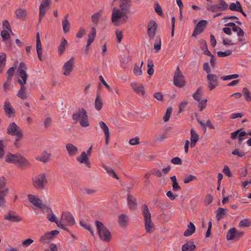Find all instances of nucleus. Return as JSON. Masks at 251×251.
I'll return each mask as SVG.
<instances>
[{
  "mask_svg": "<svg viewBox=\"0 0 251 251\" xmlns=\"http://www.w3.org/2000/svg\"><path fill=\"white\" fill-rule=\"evenodd\" d=\"M72 119L75 121L74 124L79 121L82 127H88L90 125L87 112L82 107H79L77 111L73 114Z\"/></svg>",
  "mask_w": 251,
  "mask_h": 251,
  "instance_id": "f257e3e1",
  "label": "nucleus"
},
{
  "mask_svg": "<svg viewBox=\"0 0 251 251\" xmlns=\"http://www.w3.org/2000/svg\"><path fill=\"white\" fill-rule=\"evenodd\" d=\"M5 161L13 164H19L20 165L29 166L30 163L23 155L20 153L12 154L8 153L5 157Z\"/></svg>",
  "mask_w": 251,
  "mask_h": 251,
  "instance_id": "f03ea898",
  "label": "nucleus"
},
{
  "mask_svg": "<svg viewBox=\"0 0 251 251\" xmlns=\"http://www.w3.org/2000/svg\"><path fill=\"white\" fill-rule=\"evenodd\" d=\"M95 223L100 239L109 242L111 239V234L109 230L101 222L96 221Z\"/></svg>",
  "mask_w": 251,
  "mask_h": 251,
  "instance_id": "7ed1b4c3",
  "label": "nucleus"
},
{
  "mask_svg": "<svg viewBox=\"0 0 251 251\" xmlns=\"http://www.w3.org/2000/svg\"><path fill=\"white\" fill-rule=\"evenodd\" d=\"M7 133L11 135L16 136L14 142L15 146H17V142L21 140L23 137V131L15 122L11 123L7 128Z\"/></svg>",
  "mask_w": 251,
  "mask_h": 251,
  "instance_id": "20e7f679",
  "label": "nucleus"
},
{
  "mask_svg": "<svg viewBox=\"0 0 251 251\" xmlns=\"http://www.w3.org/2000/svg\"><path fill=\"white\" fill-rule=\"evenodd\" d=\"M48 180L45 174H40L36 176L32 180V185L36 189L42 190L45 189Z\"/></svg>",
  "mask_w": 251,
  "mask_h": 251,
  "instance_id": "39448f33",
  "label": "nucleus"
},
{
  "mask_svg": "<svg viewBox=\"0 0 251 251\" xmlns=\"http://www.w3.org/2000/svg\"><path fill=\"white\" fill-rule=\"evenodd\" d=\"M128 13H123L120 12V9L116 7H114L112 10V14L111 17V21L115 25L121 19V21L123 23H125L128 20V16L127 14Z\"/></svg>",
  "mask_w": 251,
  "mask_h": 251,
  "instance_id": "423d86ee",
  "label": "nucleus"
},
{
  "mask_svg": "<svg viewBox=\"0 0 251 251\" xmlns=\"http://www.w3.org/2000/svg\"><path fill=\"white\" fill-rule=\"evenodd\" d=\"M174 83L176 86L178 88H182L186 85L184 76L182 74L178 66L177 67L175 72L174 76Z\"/></svg>",
  "mask_w": 251,
  "mask_h": 251,
  "instance_id": "0eeeda50",
  "label": "nucleus"
},
{
  "mask_svg": "<svg viewBox=\"0 0 251 251\" xmlns=\"http://www.w3.org/2000/svg\"><path fill=\"white\" fill-rule=\"evenodd\" d=\"M6 179L4 177L0 178V206H3L6 202L5 197L7 195L9 190L5 187Z\"/></svg>",
  "mask_w": 251,
  "mask_h": 251,
  "instance_id": "6e6552de",
  "label": "nucleus"
},
{
  "mask_svg": "<svg viewBox=\"0 0 251 251\" xmlns=\"http://www.w3.org/2000/svg\"><path fill=\"white\" fill-rule=\"evenodd\" d=\"M244 232L238 231L235 227L230 228L227 232L226 238L227 240L237 241L244 236Z\"/></svg>",
  "mask_w": 251,
  "mask_h": 251,
  "instance_id": "1a4fd4ad",
  "label": "nucleus"
},
{
  "mask_svg": "<svg viewBox=\"0 0 251 251\" xmlns=\"http://www.w3.org/2000/svg\"><path fill=\"white\" fill-rule=\"evenodd\" d=\"M59 231L54 230L50 232H48L42 235L40 239L39 242L42 244H46L53 240L56 236L59 234Z\"/></svg>",
  "mask_w": 251,
  "mask_h": 251,
  "instance_id": "9d476101",
  "label": "nucleus"
},
{
  "mask_svg": "<svg viewBox=\"0 0 251 251\" xmlns=\"http://www.w3.org/2000/svg\"><path fill=\"white\" fill-rule=\"evenodd\" d=\"M28 199L31 203L39 208L43 210L45 209L50 210V207H48L46 204L42 203L41 201L38 197L29 194L28 195Z\"/></svg>",
  "mask_w": 251,
  "mask_h": 251,
  "instance_id": "9b49d317",
  "label": "nucleus"
},
{
  "mask_svg": "<svg viewBox=\"0 0 251 251\" xmlns=\"http://www.w3.org/2000/svg\"><path fill=\"white\" fill-rule=\"evenodd\" d=\"M206 79L208 82V88L210 91L215 89L219 85V76L213 74H208L206 76Z\"/></svg>",
  "mask_w": 251,
  "mask_h": 251,
  "instance_id": "f8f14e48",
  "label": "nucleus"
},
{
  "mask_svg": "<svg viewBox=\"0 0 251 251\" xmlns=\"http://www.w3.org/2000/svg\"><path fill=\"white\" fill-rule=\"evenodd\" d=\"M74 66V57H71L65 63L62 67V73L65 75H69L73 70Z\"/></svg>",
  "mask_w": 251,
  "mask_h": 251,
  "instance_id": "ddd939ff",
  "label": "nucleus"
},
{
  "mask_svg": "<svg viewBox=\"0 0 251 251\" xmlns=\"http://www.w3.org/2000/svg\"><path fill=\"white\" fill-rule=\"evenodd\" d=\"M248 135V133L243 130V128H240L231 133L230 137L232 139L235 140L238 138L239 144L241 145L244 140V136Z\"/></svg>",
  "mask_w": 251,
  "mask_h": 251,
  "instance_id": "4468645a",
  "label": "nucleus"
},
{
  "mask_svg": "<svg viewBox=\"0 0 251 251\" xmlns=\"http://www.w3.org/2000/svg\"><path fill=\"white\" fill-rule=\"evenodd\" d=\"M50 0H42L39 6V24L40 23L46 13V8L50 7Z\"/></svg>",
  "mask_w": 251,
  "mask_h": 251,
  "instance_id": "2eb2a0df",
  "label": "nucleus"
},
{
  "mask_svg": "<svg viewBox=\"0 0 251 251\" xmlns=\"http://www.w3.org/2000/svg\"><path fill=\"white\" fill-rule=\"evenodd\" d=\"M61 221L66 223L67 226H72L75 221L73 215L69 212H63L61 218Z\"/></svg>",
  "mask_w": 251,
  "mask_h": 251,
  "instance_id": "dca6fc26",
  "label": "nucleus"
},
{
  "mask_svg": "<svg viewBox=\"0 0 251 251\" xmlns=\"http://www.w3.org/2000/svg\"><path fill=\"white\" fill-rule=\"evenodd\" d=\"M207 24V21L204 20H202L200 21L195 26L192 36L195 37L197 35H199L202 33L204 30L205 27L206 26Z\"/></svg>",
  "mask_w": 251,
  "mask_h": 251,
  "instance_id": "f3484780",
  "label": "nucleus"
},
{
  "mask_svg": "<svg viewBox=\"0 0 251 251\" xmlns=\"http://www.w3.org/2000/svg\"><path fill=\"white\" fill-rule=\"evenodd\" d=\"M4 219L7 221L13 222H20L22 221V218L21 216L16 214L15 212L11 210H9L4 215Z\"/></svg>",
  "mask_w": 251,
  "mask_h": 251,
  "instance_id": "a211bd4d",
  "label": "nucleus"
},
{
  "mask_svg": "<svg viewBox=\"0 0 251 251\" xmlns=\"http://www.w3.org/2000/svg\"><path fill=\"white\" fill-rule=\"evenodd\" d=\"M157 28L156 23L153 20H151L148 25V34L150 38H154Z\"/></svg>",
  "mask_w": 251,
  "mask_h": 251,
  "instance_id": "6ab92c4d",
  "label": "nucleus"
},
{
  "mask_svg": "<svg viewBox=\"0 0 251 251\" xmlns=\"http://www.w3.org/2000/svg\"><path fill=\"white\" fill-rule=\"evenodd\" d=\"M131 2V0H120V11L123 13H129Z\"/></svg>",
  "mask_w": 251,
  "mask_h": 251,
  "instance_id": "aec40b11",
  "label": "nucleus"
},
{
  "mask_svg": "<svg viewBox=\"0 0 251 251\" xmlns=\"http://www.w3.org/2000/svg\"><path fill=\"white\" fill-rule=\"evenodd\" d=\"M0 35L2 39V41L6 43V47L9 48L11 45L10 33L7 30H3L0 32Z\"/></svg>",
  "mask_w": 251,
  "mask_h": 251,
  "instance_id": "412c9836",
  "label": "nucleus"
},
{
  "mask_svg": "<svg viewBox=\"0 0 251 251\" xmlns=\"http://www.w3.org/2000/svg\"><path fill=\"white\" fill-rule=\"evenodd\" d=\"M50 156V154L48 153L46 151H44L40 155L35 157V158L37 161L46 163L49 161Z\"/></svg>",
  "mask_w": 251,
  "mask_h": 251,
  "instance_id": "4be33fe9",
  "label": "nucleus"
},
{
  "mask_svg": "<svg viewBox=\"0 0 251 251\" xmlns=\"http://www.w3.org/2000/svg\"><path fill=\"white\" fill-rule=\"evenodd\" d=\"M36 50L39 59L40 61H42V46L40 39L39 33L38 32L36 34Z\"/></svg>",
  "mask_w": 251,
  "mask_h": 251,
  "instance_id": "5701e85b",
  "label": "nucleus"
},
{
  "mask_svg": "<svg viewBox=\"0 0 251 251\" xmlns=\"http://www.w3.org/2000/svg\"><path fill=\"white\" fill-rule=\"evenodd\" d=\"M66 148L70 156H75L78 152L77 148L71 143H67Z\"/></svg>",
  "mask_w": 251,
  "mask_h": 251,
  "instance_id": "b1692460",
  "label": "nucleus"
},
{
  "mask_svg": "<svg viewBox=\"0 0 251 251\" xmlns=\"http://www.w3.org/2000/svg\"><path fill=\"white\" fill-rule=\"evenodd\" d=\"M131 86L132 89L136 93L142 96L144 95L145 91L144 90V86L142 84L139 85L135 82H132L131 83Z\"/></svg>",
  "mask_w": 251,
  "mask_h": 251,
  "instance_id": "393cba45",
  "label": "nucleus"
},
{
  "mask_svg": "<svg viewBox=\"0 0 251 251\" xmlns=\"http://www.w3.org/2000/svg\"><path fill=\"white\" fill-rule=\"evenodd\" d=\"M76 159L81 163H84L88 167H90L91 163L88 160V157L85 151L82 152L80 156L77 157Z\"/></svg>",
  "mask_w": 251,
  "mask_h": 251,
  "instance_id": "a878e982",
  "label": "nucleus"
},
{
  "mask_svg": "<svg viewBox=\"0 0 251 251\" xmlns=\"http://www.w3.org/2000/svg\"><path fill=\"white\" fill-rule=\"evenodd\" d=\"M127 201L130 209H135L137 206L136 199L132 196L129 193L127 194Z\"/></svg>",
  "mask_w": 251,
  "mask_h": 251,
  "instance_id": "bb28decb",
  "label": "nucleus"
},
{
  "mask_svg": "<svg viewBox=\"0 0 251 251\" xmlns=\"http://www.w3.org/2000/svg\"><path fill=\"white\" fill-rule=\"evenodd\" d=\"M16 75L20 78H18L17 81L18 83H26L28 75L25 71H21L20 72H16Z\"/></svg>",
  "mask_w": 251,
  "mask_h": 251,
  "instance_id": "cd10ccee",
  "label": "nucleus"
},
{
  "mask_svg": "<svg viewBox=\"0 0 251 251\" xmlns=\"http://www.w3.org/2000/svg\"><path fill=\"white\" fill-rule=\"evenodd\" d=\"M3 108L6 115L8 117L15 113L14 109L11 107L10 103L7 100H5Z\"/></svg>",
  "mask_w": 251,
  "mask_h": 251,
  "instance_id": "c85d7f7f",
  "label": "nucleus"
},
{
  "mask_svg": "<svg viewBox=\"0 0 251 251\" xmlns=\"http://www.w3.org/2000/svg\"><path fill=\"white\" fill-rule=\"evenodd\" d=\"M196 248V245L192 241H189L182 245V251H193Z\"/></svg>",
  "mask_w": 251,
  "mask_h": 251,
  "instance_id": "c756f323",
  "label": "nucleus"
},
{
  "mask_svg": "<svg viewBox=\"0 0 251 251\" xmlns=\"http://www.w3.org/2000/svg\"><path fill=\"white\" fill-rule=\"evenodd\" d=\"M196 230V227L195 225L192 223L190 222L189 224L188 225L187 229L184 232V236H189L193 234Z\"/></svg>",
  "mask_w": 251,
  "mask_h": 251,
  "instance_id": "7c9ffc66",
  "label": "nucleus"
},
{
  "mask_svg": "<svg viewBox=\"0 0 251 251\" xmlns=\"http://www.w3.org/2000/svg\"><path fill=\"white\" fill-rule=\"evenodd\" d=\"M26 11L22 8L17 9L15 11L16 17L21 20H25L26 18Z\"/></svg>",
  "mask_w": 251,
  "mask_h": 251,
  "instance_id": "2f4dec72",
  "label": "nucleus"
},
{
  "mask_svg": "<svg viewBox=\"0 0 251 251\" xmlns=\"http://www.w3.org/2000/svg\"><path fill=\"white\" fill-rule=\"evenodd\" d=\"M69 15L67 14L62 21V27L63 32L65 33L68 32L70 30V23L68 20Z\"/></svg>",
  "mask_w": 251,
  "mask_h": 251,
  "instance_id": "473e14b6",
  "label": "nucleus"
},
{
  "mask_svg": "<svg viewBox=\"0 0 251 251\" xmlns=\"http://www.w3.org/2000/svg\"><path fill=\"white\" fill-rule=\"evenodd\" d=\"M145 223V229L146 232L148 233L151 232V229L153 227L154 224L151 222V217H148L147 219H144Z\"/></svg>",
  "mask_w": 251,
  "mask_h": 251,
  "instance_id": "72a5a7b5",
  "label": "nucleus"
},
{
  "mask_svg": "<svg viewBox=\"0 0 251 251\" xmlns=\"http://www.w3.org/2000/svg\"><path fill=\"white\" fill-rule=\"evenodd\" d=\"M227 214V210L222 207H218L216 211V218L218 221H219L224 216Z\"/></svg>",
  "mask_w": 251,
  "mask_h": 251,
  "instance_id": "f704fd0d",
  "label": "nucleus"
},
{
  "mask_svg": "<svg viewBox=\"0 0 251 251\" xmlns=\"http://www.w3.org/2000/svg\"><path fill=\"white\" fill-rule=\"evenodd\" d=\"M241 5L239 1L230 4L229 9L231 11L239 12L241 10Z\"/></svg>",
  "mask_w": 251,
  "mask_h": 251,
  "instance_id": "c9c22d12",
  "label": "nucleus"
},
{
  "mask_svg": "<svg viewBox=\"0 0 251 251\" xmlns=\"http://www.w3.org/2000/svg\"><path fill=\"white\" fill-rule=\"evenodd\" d=\"M67 43V40L64 38H62L60 45L58 48V51L59 55H61L64 52Z\"/></svg>",
  "mask_w": 251,
  "mask_h": 251,
  "instance_id": "e433bc0d",
  "label": "nucleus"
},
{
  "mask_svg": "<svg viewBox=\"0 0 251 251\" xmlns=\"http://www.w3.org/2000/svg\"><path fill=\"white\" fill-rule=\"evenodd\" d=\"M95 108L97 110H100L103 106L102 99L100 97V94H98L95 101Z\"/></svg>",
  "mask_w": 251,
  "mask_h": 251,
  "instance_id": "4c0bfd02",
  "label": "nucleus"
},
{
  "mask_svg": "<svg viewBox=\"0 0 251 251\" xmlns=\"http://www.w3.org/2000/svg\"><path fill=\"white\" fill-rule=\"evenodd\" d=\"M102 15L101 12L100 11L98 12L91 16V20L92 22L94 24H98L99 20Z\"/></svg>",
  "mask_w": 251,
  "mask_h": 251,
  "instance_id": "58836bf2",
  "label": "nucleus"
},
{
  "mask_svg": "<svg viewBox=\"0 0 251 251\" xmlns=\"http://www.w3.org/2000/svg\"><path fill=\"white\" fill-rule=\"evenodd\" d=\"M142 211L144 219H147L148 217H151V213L148 206L146 204H143L142 205Z\"/></svg>",
  "mask_w": 251,
  "mask_h": 251,
  "instance_id": "ea45409f",
  "label": "nucleus"
},
{
  "mask_svg": "<svg viewBox=\"0 0 251 251\" xmlns=\"http://www.w3.org/2000/svg\"><path fill=\"white\" fill-rule=\"evenodd\" d=\"M202 95V89L201 87L198 88L196 92L193 95V98L196 100L199 101L201 100V97Z\"/></svg>",
  "mask_w": 251,
  "mask_h": 251,
  "instance_id": "a19ab883",
  "label": "nucleus"
},
{
  "mask_svg": "<svg viewBox=\"0 0 251 251\" xmlns=\"http://www.w3.org/2000/svg\"><path fill=\"white\" fill-rule=\"evenodd\" d=\"M79 224H80V225L82 227H83L84 229H85L87 230L88 231H89L90 232V233H91V234L92 235V236H93V237L95 236L94 232L92 230V228H91V226L89 225H88V224H86V223L84 222L82 220L80 221Z\"/></svg>",
  "mask_w": 251,
  "mask_h": 251,
  "instance_id": "79ce46f5",
  "label": "nucleus"
},
{
  "mask_svg": "<svg viewBox=\"0 0 251 251\" xmlns=\"http://www.w3.org/2000/svg\"><path fill=\"white\" fill-rule=\"evenodd\" d=\"M127 222V217L125 214H121L118 218V223L121 226H126Z\"/></svg>",
  "mask_w": 251,
  "mask_h": 251,
  "instance_id": "37998d69",
  "label": "nucleus"
},
{
  "mask_svg": "<svg viewBox=\"0 0 251 251\" xmlns=\"http://www.w3.org/2000/svg\"><path fill=\"white\" fill-rule=\"evenodd\" d=\"M239 226L242 227H247L251 226V221L248 219L242 220L240 221Z\"/></svg>",
  "mask_w": 251,
  "mask_h": 251,
  "instance_id": "c03bdc74",
  "label": "nucleus"
},
{
  "mask_svg": "<svg viewBox=\"0 0 251 251\" xmlns=\"http://www.w3.org/2000/svg\"><path fill=\"white\" fill-rule=\"evenodd\" d=\"M100 127L103 130L105 135L110 134L109 128L106 124L103 121H100L99 123Z\"/></svg>",
  "mask_w": 251,
  "mask_h": 251,
  "instance_id": "a18cd8bd",
  "label": "nucleus"
},
{
  "mask_svg": "<svg viewBox=\"0 0 251 251\" xmlns=\"http://www.w3.org/2000/svg\"><path fill=\"white\" fill-rule=\"evenodd\" d=\"M190 141L197 142L199 139V135L196 132L194 128H191L190 130Z\"/></svg>",
  "mask_w": 251,
  "mask_h": 251,
  "instance_id": "49530a36",
  "label": "nucleus"
},
{
  "mask_svg": "<svg viewBox=\"0 0 251 251\" xmlns=\"http://www.w3.org/2000/svg\"><path fill=\"white\" fill-rule=\"evenodd\" d=\"M232 30L234 32H237V34L239 38L244 36V32L243 29L237 25L233 27Z\"/></svg>",
  "mask_w": 251,
  "mask_h": 251,
  "instance_id": "de8ad7c7",
  "label": "nucleus"
},
{
  "mask_svg": "<svg viewBox=\"0 0 251 251\" xmlns=\"http://www.w3.org/2000/svg\"><path fill=\"white\" fill-rule=\"evenodd\" d=\"M219 3L217 5L218 9L221 10H225L227 8V4L224 0H218Z\"/></svg>",
  "mask_w": 251,
  "mask_h": 251,
  "instance_id": "09e8293b",
  "label": "nucleus"
},
{
  "mask_svg": "<svg viewBox=\"0 0 251 251\" xmlns=\"http://www.w3.org/2000/svg\"><path fill=\"white\" fill-rule=\"evenodd\" d=\"M243 93L247 101H251V94L247 87L243 89Z\"/></svg>",
  "mask_w": 251,
  "mask_h": 251,
  "instance_id": "8fccbe9b",
  "label": "nucleus"
},
{
  "mask_svg": "<svg viewBox=\"0 0 251 251\" xmlns=\"http://www.w3.org/2000/svg\"><path fill=\"white\" fill-rule=\"evenodd\" d=\"M105 170H106L107 174H109V175L111 176L112 177L115 178L116 179L119 180V177L118 176L115 171L113 170V169L109 167H105Z\"/></svg>",
  "mask_w": 251,
  "mask_h": 251,
  "instance_id": "3c124183",
  "label": "nucleus"
},
{
  "mask_svg": "<svg viewBox=\"0 0 251 251\" xmlns=\"http://www.w3.org/2000/svg\"><path fill=\"white\" fill-rule=\"evenodd\" d=\"M45 210H46L47 212H50V213L47 216V218L50 221L55 223L57 221V218H56L55 216L53 214V212L51 209L50 210L47 209H45Z\"/></svg>",
  "mask_w": 251,
  "mask_h": 251,
  "instance_id": "603ef678",
  "label": "nucleus"
},
{
  "mask_svg": "<svg viewBox=\"0 0 251 251\" xmlns=\"http://www.w3.org/2000/svg\"><path fill=\"white\" fill-rule=\"evenodd\" d=\"M172 111V108L171 107H168L167 109L165 114L163 117V120L164 122H166L169 120V119L171 117V115Z\"/></svg>",
  "mask_w": 251,
  "mask_h": 251,
  "instance_id": "864d4df0",
  "label": "nucleus"
},
{
  "mask_svg": "<svg viewBox=\"0 0 251 251\" xmlns=\"http://www.w3.org/2000/svg\"><path fill=\"white\" fill-rule=\"evenodd\" d=\"M232 53V51L230 50H227L225 51H219L217 52V55L219 57H223L230 55Z\"/></svg>",
  "mask_w": 251,
  "mask_h": 251,
  "instance_id": "5fc2aeb1",
  "label": "nucleus"
},
{
  "mask_svg": "<svg viewBox=\"0 0 251 251\" xmlns=\"http://www.w3.org/2000/svg\"><path fill=\"white\" fill-rule=\"evenodd\" d=\"M156 43L154 45V49L156 52L159 51L161 50V39L160 37H156Z\"/></svg>",
  "mask_w": 251,
  "mask_h": 251,
  "instance_id": "6e6d98bb",
  "label": "nucleus"
},
{
  "mask_svg": "<svg viewBox=\"0 0 251 251\" xmlns=\"http://www.w3.org/2000/svg\"><path fill=\"white\" fill-rule=\"evenodd\" d=\"M239 77L238 74H233L231 75H227L226 76H223L221 77V79L223 80H226L229 79H232L234 78H237Z\"/></svg>",
  "mask_w": 251,
  "mask_h": 251,
  "instance_id": "4d7b16f0",
  "label": "nucleus"
},
{
  "mask_svg": "<svg viewBox=\"0 0 251 251\" xmlns=\"http://www.w3.org/2000/svg\"><path fill=\"white\" fill-rule=\"evenodd\" d=\"M83 194L84 195H92L96 192V190L93 189H89L84 188L82 190Z\"/></svg>",
  "mask_w": 251,
  "mask_h": 251,
  "instance_id": "13d9d810",
  "label": "nucleus"
},
{
  "mask_svg": "<svg viewBox=\"0 0 251 251\" xmlns=\"http://www.w3.org/2000/svg\"><path fill=\"white\" fill-rule=\"evenodd\" d=\"M17 96L22 100H25L27 97L26 92L20 90H19L18 92H17Z\"/></svg>",
  "mask_w": 251,
  "mask_h": 251,
  "instance_id": "bf43d9fd",
  "label": "nucleus"
},
{
  "mask_svg": "<svg viewBox=\"0 0 251 251\" xmlns=\"http://www.w3.org/2000/svg\"><path fill=\"white\" fill-rule=\"evenodd\" d=\"M207 100V99H204L202 100L199 104L198 107L201 111H202L206 106Z\"/></svg>",
  "mask_w": 251,
  "mask_h": 251,
  "instance_id": "052dcab7",
  "label": "nucleus"
},
{
  "mask_svg": "<svg viewBox=\"0 0 251 251\" xmlns=\"http://www.w3.org/2000/svg\"><path fill=\"white\" fill-rule=\"evenodd\" d=\"M196 178H197L196 176L190 175L185 177L183 180V182L184 183L186 184L196 179Z\"/></svg>",
  "mask_w": 251,
  "mask_h": 251,
  "instance_id": "680f3d73",
  "label": "nucleus"
},
{
  "mask_svg": "<svg viewBox=\"0 0 251 251\" xmlns=\"http://www.w3.org/2000/svg\"><path fill=\"white\" fill-rule=\"evenodd\" d=\"M187 104H188L187 100H184L179 104V110L178 112V113H181V112L184 109V108L186 107V106L187 105Z\"/></svg>",
  "mask_w": 251,
  "mask_h": 251,
  "instance_id": "e2e57ef3",
  "label": "nucleus"
},
{
  "mask_svg": "<svg viewBox=\"0 0 251 251\" xmlns=\"http://www.w3.org/2000/svg\"><path fill=\"white\" fill-rule=\"evenodd\" d=\"M133 72L135 75H140L142 74V71L141 70V66L139 67L137 64L135 65Z\"/></svg>",
  "mask_w": 251,
  "mask_h": 251,
  "instance_id": "0e129e2a",
  "label": "nucleus"
},
{
  "mask_svg": "<svg viewBox=\"0 0 251 251\" xmlns=\"http://www.w3.org/2000/svg\"><path fill=\"white\" fill-rule=\"evenodd\" d=\"M2 27L3 28H6L10 32L12 33L11 28L10 26L9 23L7 20H4L2 22Z\"/></svg>",
  "mask_w": 251,
  "mask_h": 251,
  "instance_id": "69168bd1",
  "label": "nucleus"
},
{
  "mask_svg": "<svg viewBox=\"0 0 251 251\" xmlns=\"http://www.w3.org/2000/svg\"><path fill=\"white\" fill-rule=\"evenodd\" d=\"M129 143L131 145H136L139 144V137H135L129 140Z\"/></svg>",
  "mask_w": 251,
  "mask_h": 251,
  "instance_id": "338daca9",
  "label": "nucleus"
},
{
  "mask_svg": "<svg viewBox=\"0 0 251 251\" xmlns=\"http://www.w3.org/2000/svg\"><path fill=\"white\" fill-rule=\"evenodd\" d=\"M116 34L118 42L120 43L123 37V32L119 30H116Z\"/></svg>",
  "mask_w": 251,
  "mask_h": 251,
  "instance_id": "774afa93",
  "label": "nucleus"
}]
</instances>
